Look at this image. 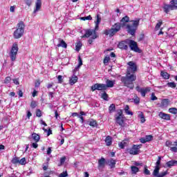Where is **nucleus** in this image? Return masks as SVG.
<instances>
[{
  "label": "nucleus",
  "instance_id": "f257e3e1",
  "mask_svg": "<svg viewBox=\"0 0 177 177\" xmlns=\"http://www.w3.org/2000/svg\"><path fill=\"white\" fill-rule=\"evenodd\" d=\"M128 66L126 76L121 77L120 81L124 86H127L129 89H133L135 87L133 82L136 81V75L135 73H136L137 66L136 64L133 62H128Z\"/></svg>",
  "mask_w": 177,
  "mask_h": 177
},
{
  "label": "nucleus",
  "instance_id": "f03ea898",
  "mask_svg": "<svg viewBox=\"0 0 177 177\" xmlns=\"http://www.w3.org/2000/svg\"><path fill=\"white\" fill-rule=\"evenodd\" d=\"M17 28L14 32L13 37L15 39H19V38H21V37L24 34V28H26V25H24V22L20 21L17 25Z\"/></svg>",
  "mask_w": 177,
  "mask_h": 177
},
{
  "label": "nucleus",
  "instance_id": "7ed1b4c3",
  "mask_svg": "<svg viewBox=\"0 0 177 177\" xmlns=\"http://www.w3.org/2000/svg\"><path fill=\"white\" fill-rule=\"evenodd\" d=\"M140 21V19H137L136 20H132L130 23H132V25H127V28L129 34L131 35H135L136 32V30H138V27L139 26V22Z\"/></svg>",
  "mask_w": 177,
  "mask_h": 177
},
{
  "label": "nucleus",
  "instance_id": "20e7f679",
  "mask_svg": "<svg viewBox=\"0 0 177 177\" xmlns=\"http://www.w3.org/2000/svg\"><path fill=\"white\" fill-rule=\"evenodd\" d=\"M121 30V24L120 23H116L113 26H112V28L109 30H105L104 31V34L105 35H109V37H114L118 31Z\"/></svg>",
  "mask_w": 177,
  "mask_h": 177
},
{
  "label": "nucleus",
  "instance_id": "39448f33",
  "mask_svg": "<svg viewBox=\"0 0 177 177\" xmlns=\"http://www.w3.org/2000/svg\"><path fill=\"white\" fill-rule=\"evenodd\" d=\"M17 52H19V46L17 43H14L10 51V57L11 62H15L17 57Z\"/></svg>",
  "mask_w": 177,
  "mask_h": 177
},
{
  "label": "nucleus",
  "instance_id": "423d86ee",
  "mask_svg": "<svg viewBox=\"0 0 177 177\" xmlns=\"http://www.w3.org/2000/svg\"><path fill=\"white\" fill-rule=\"evenodd\" d=\"M171 4H166L163 7L165 13H169V10H175L177 9V0H171Z\"/></svg>",
  "mask_w": 177,
  "mask_h": 177
},
{
  "label": "nucleus",
  "instance_id": "0eeeda50",
  "mask_svg": "<svg viewBox=\"0 0 177 177\" xmlns=\"http://www.w3.org/2000/svg\"><path fill=\"white\" fill-rule=\"evenodd\" d=\"M115 121L120 127H125L124 122V115H122V110H120L118 113L115 115Z\"/></svg>",
  "mask_w": 177,
  "mask_h": 177
},
{
  "label": "nucleus",
  "instance_id": "6e6552de",
  "mask_svg": "<svg viewBox=\"0 0 177 177\" xmlns=\"http://www.w3.org/2000/svg\"><path fill=\"white\" fill-rule=\"evenodd\" d=\"M127 43L131 50H133V52H137V53H140V48L138 47V43H136V41L131 39H127Z\"/></svg>",
  "mask_w": 177,
  "mask_h": 177
},
{
  "label": "nucleus",
  "instance_id": "1a4fd4ad",
  "mask_svg": "<svg viewBox=\"0 0 177 177\" xmlns=\"http://www.w3.org/2000/svg\"><path fill=\"white\" fill-rule=\"evenodd\" d=\"M89 37H92V39H96L97 38L96 30L93 29L86 30L85 34L82 36V38H89Z\"/></svg>",
  "mask_w": 177,
  "mask_h": 177
},
{
  "label": "nucleus",
  "instance_id": "9d476101",
  "mask_svg": "<svg viewBox=\"0 0 177 177\" xmlns=\"http://www.w3.org/2000/svg\"><path fill=\"white\" fill-rule=\"evenodd\" d=\"M142 147V145H133L131 149H127L128 153L129 154H132L133 156H136L139 154V151H140V148Z\"/></svg>",
  "mask_w": 177,
  "mask_h": 177
},
{
  "label": "nucleus",
  "instance_id": "9b49d317",
  "mask_svg": "<svg viewBox=\"0 0 177 177\" xmlns=\"http://www.w3.org/2000/svg\"><path fill=\"white\" fill-rule=\"evenodd\" d=\"M106 86L104 84H95L94 85H93L91 86V91L93 92H95V91H106Z\"/></svg>",
  "mask_w": 177,
  "mask_h": 177
},
{
  "label": "nucleus",
  "instance_id": "f8f14e48",
  "mask_svg": "<svg viewBox=\"0 0 177 177\" xmlns=\"http://www.w3.org/2000/svg\"><path fill=\"white\" fill-rule=\"evenodd\" d=\"M151 89V88L150 87L140 88V86H137L136 87V90L139 93H141V96H142V97H145L146 96V93H149V92H150Z\"/></svg>",
  "mask_w": 177,
  "mask_h": 177
},
{
  "label": "nucleus",
  "instance_id": "ddd939ff",
  "mask_svg": "<svg viewBox=\"0 0 177 177\" xmlns=\"http://www.w3.org/2000/svg\"><path fill=\"white\" fill-rule=\"evenodd\" d=\"M167 171L160 173V167L157 166V167H155V169L153 170L152 175L154 177H164L165 176V175H167Z\"/></svg>",
  "mask_w": 177,
  "mask_h": 177
},
{
  "label": "nucleus",
  "instance_id": "4468645a",
  "mask_svg": "<svg viewBox=\"0 0 177 177\" xmlns=\"http://www.w3.org/2000/svg\"><path fill=\"white\" fill-rule=\"evenodd\" d=\"M128 41V39L120 41L118 45V48H119L120 49H122L123 50H128V41Z\"/></svg>",
  "mask_w": 177,
  "mask_h": 177
},
{
  "label": "nucleus",
  "instance_id": "2eb2a0df",
  "mask_svg": "<svg viewBox=\"0 0 177 177\" xmlns=\"http://www.w3.org/2000/svg\"><path fill=\"white\" fill-rule=\"evenodd\" d=\"M151 140H153V136L151 135L146 136L145 138L140 139L141 143H147V142H151Z\"/></svg>",
  "mask_w": 177,
  "mask_h": 177
},
{
  "label": "nucleus",
  "instance_id": "dca6fc26",
  "mask_svg": "<svg viewBox=\"0 0 177 177\" xmlns=\"http://www.w3.org/2000/svg\"><path fill=\"white\" fill-rule=\"evenodd\" d=\"M41 6H42V1L41 0H37L33 13H37V12H39V10H41Z\"/></svg>",
  "mask_w": 177,
  "mask_h": 177
},
{
  "label": "nucleus",
  "instance_id": "f3484780",
  "mask_svg": "<svg viewBox=\"0 0 177 177\" xmlns=\"http://www.w3.org/2000/svg\"><path fill=\"white\" fill-rule=\"evenodd\" d=\"M158 115L162 120H166L167 121H169V120H171V116L169 114L163 112H160Z\"/></svg>",
  "mask_w": 177,
  "mask_h": 177
},
{
  "label": "nucleus",
  "instance_id": "a211bd4d",
  "mask_svg": "<svg viewBox=\"0 0 177 177\" xmlns=\"http://www.w3.org/2000/svg\"><path fill=\"white\" fill-rule=\"evenodd\" d=\"M129 22V17L125 16L120 21V28L125 26L126 23Z\"/></svg>",
  "mask_w": 177,
  "mask_h": 177
},
{
  "label": "nucleus",
  "instance_id": "6ab92c4d",
  "mask_svg": "<svg viewBox=\"0 0 177 177\" xmlns=\"http://www.w3.org/2000/svg\"><path fill=\"white\" fill-rule=\"evenodd\" d=\"M59 44H58L57 45V48H64L65 49L67 48V44L66 43V41H64V40L62 39H59Z\"/></svg>",
  "mask_w": 177,
  "mask_h": 177
},
{
  "label": "nucleus",
  "instance_id": "aec40b11",
  "mask_svg": "<svg viewBox=\"0 0 177 177\" xmlns=\"http://www.w3.org/2000/svg\"><path fill=\"white\" fill-rule=\"evenodd\" d=\"M106 165V159L104 158H102L98 160V168H103Z\"/></svg>",
  "mask_w": 177,
  "mask_h": 177
},
{
  "label": "nucleus",
  "instance_id": "412c9836",
  "mask_svg": "<svg viewBox=\"0 0 177 177\" xmlns=\"http://www.w3.org/2000/svg\"><path fill=\"white\" fill-rule=\"evenodd\" d=\"M114 84H115V81L106 80V89L107 88H113V86H114Z\"/></svg>",
  "mask_w": 177,
  "mask_h": 177
},
{
  "label": "nucleus",
  "instance_id": "4be33fe9",
  "mask_svg": "<svg viewBox=\"0 0 177 177\" xmlns=\"http://www.w3.org/2000/svg\"><path fill=\"white\" fill-rule=\"evenodd\" d=\"M77 81H78V77H77V75H73L69 80L70 84L71 85H74V84H75L77 82Z\"/></svg>",
  "mask_w": 177,
  "mask_h": 177
},
{
  "label": "nucleus",
  "instance_id": "5701e85b",
  "mask_svg": "<svg viewBox=\"0 0 177 177\" xmlns=\"http://www.w3.org/2000/svg\"><path fill=\"white\" fill-rule=\"evenodd\" d=\"M167 167L169 168H171L172 167H175L177 165V160H170L166 163Z\"/></svg>",
  "mask_w": 177,
  "mask_h": 177
},
{
  "label": "nucleus",
  "instance_id": "b1692460",
  "mask_svg": "<svg viewBox=\"0 0 177 177\" xmlns=\"http://www.w3.org/2000/svg\"><path fill=\"white\" fill-rule=\"evenodd\" d=\"M169 105V99H163L161 102V107H168Z\"/></svg>",
  "mask_w": 177,
  "mask_h": 177
},
{
  "label": "nucleus",
  "instance_id": "393cba45",
  "mask_svg": "<svg viewBox=\"0 0 177 177\" xmlns=\"http://www.w3.org/2000/svg\"><path fill=\"white\" fill-rule=\"evenodd\" d=\"M105 142L106 146H111V144L113 143L111 137L107 136L105 139Z\"/></svg>",
  "mask_w": 177,
  "mask_h": 177
},
{
  "label": "nucleus",
  "instance_id": "a878e982",
  "mask_svg": "<svg viewBox=\"0 0 177 177\" xmlns=\"http://www.w3.org/2000/svg\"><path fill=\"white\" fill-rule=\"evenodd\" d=\"M32 138L33 139V140H35V142H39V135L37 134L36 133H33L32 134Z\"/></svg>",
  "mask_w": 177,
  "mask_h": 177
},
{
  "label": "nucleus",
  "instance_id": "bb28decb",
  "mask_svg": "<svg viewBox=\"0 0 177 177\" xmlns=\"http://www.w3.org/2000/svg\"><path fill=\"white\" fill-rule=\"evenodd\" d=\"M100 21H102V18L100 15H97V20L95 21V29L99 27V24H100Z\"/></svg>",
  "mask_w": 177,
  "mask_h": 177
},
{
  "label": "nucleus",
  "instance_id": "cd10ccee",
  "mask_svg": "<svg viewBox=\"0 0 177 177\" xmlns=\"http://www.w3.org/2000/svg\"><path fill=\"white\" fill-rule=\"evenodd\" d=\"M160 75L164 78L165 80H169V74L168 73L162 71L160 73Z\"/></svg>",
  "mask_w": 177,
  "mask_h": 177
},
{
  "label": "nucleus",
  "instance_id": "c85d7f7f",
  "mask_svg": "<svg viewBox=\"0 0 177 177\" xmlns=\"http://www.w3.org/2000/svg\"><path fill=\"white\" fill-rule=\"evenodd\" d=\"M78 60H79V64L77 65V67H75L74 69V71H77V70H78V68H81V66H82V59H81V57H78Z\"/></svg>",
  "mask_w": 177,
  "mask_h": 177
},
{
  "label": "nucleus",
  "instance_id": "c756f323",
  "mask_svg": "<svg viewBox=\"0 0 177 177\" xmlns=\"http://www.w3.org/2000/svg\"><path fill=\"white\" fill-rule=\"evenodd\" d=\"M138 117L139 118H140V122L142 124H144V122H146V119H145V115H143V113H140L139 115H138Z\"/></svg>",
  "mask_w": 177,
  "mask_h": 177
},
{
  "label": "nucleus",
  "instance_id": "7c9ffc66",
  "mask_svg": "<svg viewBox=\"0 0 177 177\" xmlns=\"http://www.w3.org/2000/svg\"><path fill=\"white\" fill-rule=\"evenodd\" d=\"M88 125H90V127H93V128H95L97 127V122H96V120H92L91 121H90Z\"/></svg>",
  "mask_w": 177,
  "mask_h": 177
},
{
  "label": "nucleus",
  "instance_id": "2f4dec72",
  "mask_svg": "<svg viewBox=\"0 0 177 177\" xmlns=\"http://www.w3.org/2000/svg\"><path fill=\"white\" fill-rule=\"evenodd\" d=\"M109 110V113H114V111H115V105L114 104H111Z\"/></svg>",
  "mask_w": 177,
  "mask_h": 177
},
{
  "label": "nucleus",
  "instance_id": "473e14b6",
  "mask_svg": "<svg viewBox=\"0 0 177 177\" xmlns=\"http://www.w3.org/2000/svg\"><path fill=\"white\" fill-rule=\"evenodd\" d=\"M162 24V21L159 20L158 24H156L155 27V30L158 31V30H160V28L161 27V25Z\"/></svg>",
  "mask_w": 177,
  "mask_h": 177
},
{
  "label": "nucleus",
  "instance_id": "72a5a7b5",
  "mask_svg": "<svg viewBox=\"0 0 177 177\" xmlns=\"http://www.w3.org/2000/svg\"><path fill=\"white\" fill-rule=\"evenodd\" d=\"M131 171L132 174H136V172H139V168L136 166H131Z\"/></svg>",
  "mask_w": 177,
  "mask_h": 177
},
{
  "label": "nucleus",
  "instance_id": "f704fd0d",
  "mask_svg": "<svg viewBox=\"0 0 177 177\" xmlns=\"http://www.w3.org/2000/svg\"><path fill=\"white\" fill-rule=\"evenodd\" d=\"M102 99H103L104 100H109V95H107V93L106 92H104L102 94Z\"/></svg>",
  "mask_w": 177,
  "mask_h": 177
},
{
  "label": "nucleus",
  "instance_id": "c9c22d12",
  "mask_svg": "<svg viewBox=\"0 0 177 177\" xmlns=\"http://www.w3.org/2000/svg\"><path fill=\"white\" fill-rule=\"evenodd\" d=\"M169 113L171 114H177V109L176 108H170L169 109Z\"/></svg>",
  "mask_w": 177,
  "mask_h": 177
},
{
  "label": "nucleus",
  "instance_id": "e433bc0d",
  "mask_svg": "<svg viewBox=\"0 0 177 177\" xmlns=\"http://www.w3.org/2000/svg\"><path fill=\"white\" fill-rule=\"evenodd\" d=\"M19 158L17 157H15L12 159V164H19Z\"/></svg>",
  "mask_w": 177,
  "mask_h": 177
},
{
  "label": "nucleus",
  "instance_id": "4c0bfd02",
  "mask_svg": "<svg viewBox=\"0 0 177 177\" xmlns=\"http://www.w3.org/2000/svg\"><path fill=\"white\" fill-rule=\"evenodd\" d=\"M19 163L21 164V165H26V164H27L26 158H22L21 160H19Z\"/></svg>",
  "mask_w": 177,
  "mask_h": 177
},
{
  "label": "nucleus",
  "instance_id": "58836bf2",
  "mask_svg": "<svg viewBox=\"0 0 177 177\" xmlns=\"http://www.w3.org/2000/svg\"><path fill=\"white\" fill-rule=\"evenodd\" d=\"M10 81H12V77L8 76L5 78L3 82L4 84H10Z\"/></svg>",
  "mask_w": 177,
  "mask_h": 177
},
{
  "label": "nucleus",
  "instance_id": "ea45409f",
  "mask_svg": "<svg viewBox=\"0 0 177 177\" xmlns=\"http://www.w3.org/2000/svg\"><path fill=\"white\" fill-rule=\"evenodd\" d=\"M109 165L111 166V168H115V160L111 159L109 162Z\"/></svg>",
  "mask_w": 177,
  "mask_h": 177
},
{
  "label": "nucleus",
  "instance_id": "a19ab883",
  "mask_svg": "<svg viewBox=\"0 0 177 177\" xmlns=\"http://www.w3.org/2000/svg\"><path fill=\"white\" fill-rule=\"evenodd\" d=\"M167 86H169V88H176V84H175V82H169L167 83Z\"/></svg>",
  "mask_w": 177,
  "mask_h": 177
},
{
  "label": "nucleus",
  "instance_id": "79ce46f5",
  "mask_svg": "<svg viewBox=\"0 0 177 177\" xmlns=\"http://www.w3.org/2000/svg\"><path fill=\"white\" fill-rule=\"evenodd\" d=\"M36 117H42V112L41 111L40 109H37Z\"/></svg>",
  "mask_w": 177,
  "mask_h": 177
},
{
  "label": "nucleus",
  "instance_id": "37998d69",
  "mask_svg": "<svg viewBox=\"0 0 177 177\" xmlns=\"http://www.w3.org/2000/svg\"><path fill=\"white\" fill-rule=\"evenodd\" d=\"M82 46V44L81 42L77 43L76 45V50L78 52L81 49Z\"/></svg>",
  "mask_w": 177,
  "mask_h": 177
},
{
  "label": "nucleus",
  "instance_id": "c03bdc74",
  "mask_svg": "<svg viewBox=\"0 0 177 177\" xmlns=\"http://www.w3.org/2000/svg\"><path fill=\"white\" fill-rule=\"evenodd\" d=\"M25 3H26L27 6H31L32 5V0H25Z\"/></svg>",
  "mask_w": 177,
  "mask_h": 177
},
{
  "label": "nucleus",
  "instance_id": "a18cd8bd",
  "mask_svg": "<svg viewBox=\"0 0 177 177\" xmlns=\"http://www.w3.org/2000/svg\"><path fill=\"white\" fill-rule=\"evenodd\" d=\"M66 176H68V174H67V171H64L59 175V177H66Z\"/></svg>",
  "mask_w": 177,
  "mask_h": 177
},
{
  "label": "nucleus",
  "instance_id": "49530a36",
  "mask_svg": "<svg viewBox=\"0 0 177 177\" xmlns=\"http://www.w3.org/2000/svg\"><path fill=\"white\" fill-rule=\"evenodd\" d=\"M133 102L136 104H139V103H140V98L136 97L135 99H133Z\"/></svg>",
  "mask_w": 177,
  "mask_h": 177
},
{
  "label": "nucleus",
  "instance_id": "de8ad7c7",
  "mask_svg": "<svg viewBox=\"0 0 177 177\" xmlns=\"http://www.w3.org/2000/svg\"><path fill=\"white\" fill-rule=\"evenodd\" d=\"M30 107L32 109H35V107H37V102L35 101H32L30 104Z\"/></svg>",
  "mask_w": 177,
  "mask_h": 177
},
{
  "label": "nucleus",
  "instance_id": "09e8293b",
  "mask_svg": "<svg viewBox=\"0 0 177 177\" xmlns=\"http://www.w3.org/2000/svg\"><path fill=\"white\" fill-rule=\"evenodd\" d=\"M110 62V57H105L104 59V64H107Z\"/></svg>",
  "mask_w": 177,
  "mask_h": 177
},
{
  "label": "nucleus",
  "instance_id": "8fccbe9b",
  "mask_svg": "<svg viewBox=\"0 0 177 177\" xmlns=\"http://www.w3.org/2000/svg\"><path fill=\"white\" fill-rule=\"evenodd\" d=\"M57 80H58V84H62L63 82V76L58 75Z\"/></svg>",
  "mask_w": 177,
  "mask_h": 177
},
{
  "label": "nucleus",
  "instance_id": "3c124183",
  "mask_svg": "<svg viewBox=\"0 0 177 177\" xmlns=\"http://www.w3.org/2000/svg\"><path fill=\"white\" fill-rule=\"evenodd\" d=\"M160 164H161V156H158L156 167H160Z\"/></svg>",
  "mask_w": 177,
  "mask_h": 177
},
{
  "label": "nucleus",
  "instance_id": "603ef678",
  "mask_svg": "<svg viewBox=\"0 0 177 177\" xmlns=\"http://www.w3.org/2000/svg\"><path fill=\"white\" fill-rule=\"evenodd\" d=\"M65 162H66V157L65 156H64V157L60 158V164H61V165H63V164H64Z\"/></svg>",
  "mask_w": 177,
  "mask_h": 177
},
{
  "label": "nucleus",
  "instance_id": "864d4df0",
  "mask_svg": "<svg viewBox=\"0 0 177 177\" xmlns=\"http://www.w3.org/2000/svg\"><path fill=\"white\" fill-rule=\"evenodd\" d=\"M157 99L158 98L156 97V95L154 94V93H152L151 95V100H157Z\"/></svg>",
  "mask_w": 177,
  "mask_h": 177
},
{
  "label": "nucleus",
  "instance_id": "5fc2aeb1",
  "mask_svg": "<svg viewBox=\"0 0 177 177\" xmlns=\"http://www.w3.org/2000/svg\"><path fill=\"white\" fill-rule=\"evenodd\" d=\"M12 81H13V83L15 85H20V82H19V79H13Z\"/></svg>",
  "mask_w": 177,
  "mask_h": 177
},
{
  "label": "nucleus",
  "instance_id": "6e6d98bb",
  "mask_svg": "<svg viewBox=\"0 0 177 177\" xmlns=\"http://www.w3.org/2000/svg\"><path fill=\"white\" fill-rule=\"evenodd\" d=\"M170 150L174 153H177V147H171Z\"/></svg>",
  "mask_w": 177,
  "mask_h": 177
},
{
  "label": "nucleus",
  "instance_id": "4d7b16f0",
  "mask_svg": "<svg viewBox=\"0 0 177 177\" xmlns=\"http://www.w3.org/2000/svg\"><path fill=\"white\" fill-rule=\"evenodd\" d=\"M144 174H145V175H150V171L145 167Z\"/></svg>",
  "mask_w": 177,
  "mask_h": 177
},
{
  "label": "nucleus",
  "instance_id": "13d9d810",
  "mask_svg": "<svg viewBox=\"0 0 177 177\" xmlns=\"http://www.w3.org/2000/svg\"><path fill=\"white\" fill-rule=\"evenodd\" d=\"M123 145V146L125 147L127 146H128V140H123L121 142Z\"/></svg>",
  "mask_w": 177,
  "mask_h": 177
},
{
  "label": "nucleus",
  "instance_id": "bf43d9fd",
  "mask_svg": "<svg viewBox=\"0 0 177 177\" xmlns=\"http://www.w3.org/2000/svg\"><path fill=\"white\" fill-rule=\"evenodd\" d=\"M166 146H167L168 147H171L172 146V142L170 141H167L166 142Z\"/></svg>",
  "mask_w": 177,
  "mask_h": 177
},
{
  "label": "nucleus",
  "instance_id": "052dcab7",
  "mask_svg": "<svg viewBox=\"0 0 177 177\" xmlns=\"http://www.w3.org/2000/svg\"><path fill=\"white\" fill-rule=\"evenodd\" d=\"M15 9H16V7L15 6H11L10 8V11L12 12V13H15Z\"/></svg>",
  "mask_w": 177,
  "mask_h": 177
},
{
  "label": "nucleus",
  "instance_id": "680f3d73",
  "mask_svg": "<svg viewBox=\"0 0 177 177\" xmlns=\"http://www.w3.org/2000/svg\"><path fill=\"white\" fill-rule=\"evenodd\" d=\"M18 95L19 97H23V91L21 90H19Z\"/></svg>",
  "mask_w": 177,
  "mask_h": 177
},
{
  "label": "nucleus",
  "instance_id": "e2e57ef3",
  "mask_svg": "<svg viewBox=\"0 0 177 177\" xmlns=\"http://www.w3.org/2000/svg\"><path fill=\"white\" fill-rule=\"evenodd\" d=\"M78 118H80V122H82V124H84V117H82V115H79Z\"/></svg>",
  "mask_w": 177,
  "mask_h": 177
},
{
  "label": "nucleus",
  "instance_id": "0e129e2a",
  "mask_svg": "<svg viewBox=\"0 0 177 177\" xmlns=\"http://www.w3.org/2000/svg\"><path fill=\"white\" fill-rule=\"evenodd\" d=\"M32 147H33L34 149H37L38 147V144H37V142H33L32 144Z\"/></svg>",
  "mask_w": 177,
  "mask_h": 177
},
{
  "label": "nucleus",
  "instance_id": "69168bd1",
  "mask_svg": "<svg viewBox=\"0 0 177 177\" xmlns=\"http://www.w3.org/2000/svg\"><path fill=\"white\" fill-rule=\"evenodd\" d=\"M53 95H55V93H53V92H50V93H48V96H49V97H50L51 99H53Z\"/></svg>",
  "mask_w": 177,
  "mask_h": 177
},
{
  "label": "nucleus",
  "instance_id": "338daca9",
  "mask_svg": "<svg viewBox=\"0 0 177 177\" xmlns=\"http://www.w3.org/2000/svg\"><path fill=\"white\" fill-rule=\"evenodd\" d=\"M118 146H119V147H120V149H124L125 147L122 142H120L118 144Z\"/></svg>",
  "mask_w": 177,
  "mask_h": 177
},
{
  "label": "nucleus",
  "instance_id": "774afa93",
  "mask_svg": "<svg viewBox=\"0 0 177 177\" xmlns=\"http://www.w3.org/2000/svg\"><path fill=\"white\" fill-rule=\"evenodd\" d=\"M8 177H17V175H16L15 173H12V174L8 175Z\"/></svg>",
  "mask_w": 177,
  "mask_h": 177
}]
</instances>
